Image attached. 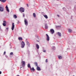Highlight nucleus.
I'll return each instance as SVG.
<instances>
[{
	"label": "nucleus",
	"instance_id": "nucleus-1",
	"mask_svg": "<svg viewBox=\"0 0 76 76\" xmlns=\"http://www.w3.org/2000/svg\"><path fill=\"white\" fill-rule=\"evenodd\" d=\"M24 24L26 26L28 25V21L26 19H24Z\"/></svg>",
	"mask_w": 76,
	"mask_h": 76
},
{
	"label": "nucleus",
	"instance_id": "nucleus-2",
	"mask_svg": "<svg viewBox=\"0 0 76 76\" xmlns=\"http://www.w3.org/2000/svg\"><path fill=\"white\" fill-rule=\"evenodd\" d=\"M20 12L21 13H23L25 11V9L24 8L21 7L20 8Z\"/></svg>",
	"mask_w": 76,
	"mask_h": 76
},
{
	"label": "nucleus",
	"instance_id": "nucleus-3",
	"mask_svg": "<svg viewBox=\"0 0 76 76\" xmlns=\"http://www.w3.org/2000/svg\"><path fill=\"white\" fill-rule=\"evenodd\" d=\"M25 42H23V41H22L21 43V48H24V47H25Z\"/></svg>",
	"mask_w": 76,
	"mask_h": 76
},
{
	"label": "nucleus",
	"instance_id": "nucleus-4",
	"mask_svg": "<svg viewBox=\"0 0 76 76\" xmlns=\"http://www.w3.org/2000/svg\"><path fill=\"white\" fill-rule=\"evenodd\" d=\"M46 39L47 41H48L50 40V37H49V36L48 35V34H46Z\"/></svg>",
	"mask_w": 76,
	"mask_h": 76
},
{
	"label": "nucleus",
	"instance_id": "nucleus-5",
	"mask_svg": "<svg viewBox=\"0 0 76 76\" xmlns=\"http://www.w3.org/2000/svg\"><path fill=\"white\" fill-rule=\"evenodd\" d=\"M50 33L51 34H53L54 33V30L53 29H50Z\"/></svg>",
	"mask_w": 76,
	"mask_h": 76
},
{
	"label": "nucleus",
	"instance_id": "nucleus-6",
	"mask_svg": "<svg viewBox=\"0 0 76 76\" xmlns=\"http://www.w3.org/2000/svg\"><path fill=\"white\" fill-rule=\"evenodd\" d=\"M3 11H4V8L1 7H0V12H3Z\"/></svg>",
	"mask_w": 76,
	"mask_h": 76
},
{
	"label": "nucleus",
	"instance_id": "nucleus-7",
	"mask_svg": "<svg viewBox=\"0 0 76 76\" xmlns=\"http://www.w3.org/2000/svg\"><path fill=\"white\" fill-rule=\"evenodd\" d=\"M21 63L22 64V66L23 67H24V66H25V62L22 61H21Z\"/></svg>",
	"mask_w": 76,
	"mask_h": 76
},
{
	"label": "nucleus",
	"instance_id": "nucleus-8",
	"mask_svg": "<svg viewBox=\"0 0 76 76\" xmlns=\"http://www.w3.org/2000/svg\"><path fill=\"white\" fill-rule=\"evenodd\" d=\"M14 24V23H12V31H13V29H14V28H15V25Z\"/></svg>",
	"mask_w": 76,
	"mask_h": 76
},
{
	"label": "nucleus",
	"instance_id": "nucleus-9",
	"mask_svg": "<svg viewBox=\"0 0 76 76\" xmlns=\"http://www.w3.org/2000/svg\"><path fill=\"white\" fill-rule=\"evenodd\" d=\"M3 25L4 26H5L6 25V21H3Z\"/></svg>",
	"mask_w": 76,
	"mask_h": 76
},
{
	"label": "nucleus",
	"instance_id": "nucleus-10",
	"mask_svg": "<svg viewBox=\"0 0 76 76\" xmlns=\"http://www.w3.org/2000/svg\"><path fill=\"white\" fill-rule=\"evenodd\" d=\"M6 10L7 11V12L9 13L10 12V11H9V8L8 7H7V5H6Z\"/></svg>",
	"mask_w": 76,
	"mask_h": 76
},
{
	"label": "nucleus",
	"instance_id": "nucleus-11",
	"mask_svg": "<svg viewBox=\"0 0 76 76\" xmlns=\"http://www.w3.org/2000/svg\"><path fill=\"white\" fill-rule=\"evenodd\" d=\"M37 70H38V71H40L41 70L40 67L39 66H37Z\"/></svg>",
	"mask_w": 76,
	"mask_h": 76
},
{
	"label": "nucleus",
	"instance_id": "nucleus-12",
	"mask_svg": "<svg viewBox=\"0 0 76 76\" xmlns=\"http://www.w3.org/2000/svg\"><path fill=\"white\" fill-rule=\"evenodd\" d=\"M52 50H55L56 49V48L55 46H53L52 47Z\"/></svg>",
	"mask_w": 76,
	"mask_h": 76
},
{
	"label": "nucleus",
	"instance_id": "nucleus-13",
	"mask_svg": "<svg viewBox=\"0 0 76 76\" xmlns=\"http://www.w3.org/2000/svg\"><path fill=\"white\" fill-rule=\"evenodd\" d=\"M58 35L59 37H61V33L59 32H58Z\"/></svg>",
	"mask_w": 76,
	"mask_h": 76
},
{
	"label": "nucleus",
	"instance_id": "nucleus-14",
	"mask_svg": "<svg viewBox=\"0 0 76 76\" xmlns=\"http://www.w3.org/2000/svg\"><path fill=\"white\" fill-rule=\"evenodd\" d=\"M58 56V58L59 59H62V58H63V57L61 56Z\"/></svg>",
	"mask_w": 76,
	"mask_h": 76
},
{
	"label": "nucleus",
	"instance_id": "nucleus-15",
	"mask_svg": "<svg viewBox=\"0 0 76 76\" xmlns=\"http://www.w3.org/2000/svg\"><path fill=\"white\" fill-rule=\"evenodd\" d=\"M36 47L37 49H39V45H38V44H36Z\"/></svg>",
	"mask_w": 76,
	"mask_h": 76
},
{
	"label": "nucleus",
	"instance_id": "nucleus-16",
	"mask_svg": "<svg viewBox=\"0 0 76 76\" xmlns=\"http://www.w3.org/2000/svg\"><path fill=\"white\" fill-rule=\"evenodd\" d=\"M43 16H44L45 18L46 19H48V16L46 15H43Z\"/></svg>",
	"mask_w": 76,
	"mask_h": 76
},
{
	"label": "nucleus",
	"instance_id": "nucleus-17",
	"mask_svg": "<svg viewBox=\"0 0 76 76\" xmlns=\"http://www.w3.org/2000/svg\"><path fill=\"white\" fill-rule=\"evenodd\" d=\"M34 64H35L36 66H37V67L38 66V63H37V62H34Z\"/></svg>",
	"mask_w": 76,
	"mask_h": 76
},
{
	"label": "nucleus",
	"instance_id": "nucleus-18",
	"mask_svg": "<svg viewBox=\"0 0 76 76\" xmlns=\"http://www.w3.org/2000/svg\"><path fill=\"white\" fill-rule=\"evenodd\" d=\"M13 17L15 19H16V18H17V16L16 15H14Z\"/></svg>",
	"mask_w": 76,
	"mask_h": 76
},
{
	"label": "nucleus",
	"instance_id": "nucleus-19",
	"mask_svg": "<svg viewBox=\"0 0 76 76\" xmlns=\"http://www.w3.org/2000/svg\"><path fill=\"white\" fill-rule=\"evenodd\" d=\"M26 43L27 45H28V46H29L30 44H29V42L27 41L26 42Z\"/></svg>",
	"mask_w": 76,
	"mask_h": 76
},
{
	"label": "nucleus",
	"instance_id": "nucleus-20",
	"mask_svg": "<svg viewBox=\"0 0 76 76\" xmlns=\"http://www.w3.org/2000/svg\"><path fill=\"white\" fill-rule=\"evenodd\" d=\"M45 26L46 29H47V28H48V26H47V24H45Z\"/></svg>",
	"mask_w": 76,
	"mask_h": 76
},
{
	"label": "nucleus",
	"instance_id": "nucleus-21",
	"mask_svg": "<svg viewBox=\"0 0 76 76\" xmlns=\"http://www.w3.org/2000/svg\"><path fill=\"white\" fill-rule=\"evenodd\" d=\"M18 39L19 40H22V39H23L22 37H19L18 38Z\"/></svg>",
	"mask_w": 76,
	"mask_h": 76
},
{
	"label": "nucleus",
	"instance_id": "nucleus-22",
	"mask_svg": "<svg viewBox=\"0 0 76 76\" xmlns=\"http://www.w3.org/2000/svg\"><path fill=\"white\" fill-rule=\"evenodd\" d=\"M68 31H69V32L70 33V32H72V30H71L70 29H69Z\"/></svg>",
	"mask_w": 76,
	"mask_h": 76
},
{
	"label": "nucleus",
	"instance_id": "nucleus-23",
	"mask_svg": "<svg viewBox=\"0 0 76 76\" xmlns=\"http://www.w3.org/2000/svg\"><path fill=\"white\" fill-rule=\"evenodd\" d=\"M6 0H1V1L3 3H4V2H6Z\"/></svg>",
	"mask_w": 76,
	"mask_h": 76
},
{
	"label": "nucleus",
	"instance_id": "nucleus-24",
	"mask_svg": "<svg viewBox=\"0 0 76 76\" xmlns=\"http://www.w3.org/2000/svg\"><path fill=\"white\" fill-rule=\"evenodd\" d=\"M33 16L34 18H35L36 17V15H35V13H33Z\"/></svg>",
	"mask_w": 76,
	"mask_h": 76
},
{
	"label": "nucleus",
	"instance_id": "nucleus-25",
	"mask_svg": "<svg viewBox=\"0 0 76 76\" xmlns=\"http://www.w3.org/2000/svg\"><path fill=\"white\" fill-rule=\"evenodd\" d=\"M27 66L28 67H29V68H31V65L30 64H28L27 65Z\"/></svg>",
	"mask_w": 76,
	"mask_h": 76
},
{
	"label": "nucleus",
	"instance_id": "nucleus-26",
	"mask_svg": "<svg viewBox=\"0 0 76 76\" xmlns=\"http://www.w3.org/2000/svg\"><path fill=\"white\" fill-rule=\"evenodd\" d=\"M61 28V26H57V28L58 29H59V28Z\"/></svg>",
	"mask_w": 76,
	"mask_h": 76
},
{
	"label": "nucleus",
	"instance_id": "nucleus-27",
	"mask_svg": "<svg viewBox=\"0 0 76 76\" xmlns=\"http://www.w3.org/2000/svg\"><path fill=\"white\" fill-rule=\"evenodd\" d=\"M31 70H32L33 71H34V70H35V69H34V67H33L32 68V69H31Z\"/></svg>",
	"mask_w": 76,
	"mask_h": 76
},
{
	"label": "nucleus",
	"instance_id": "nucleus-28",
	"mask_svg": "<svg viewBox=\"0 0 76 76\" xmlns=\"http://www.w3.org/2000/svg\"><path fill=\"white\" fill-rule=\"evenodd\" d=\"M43 51L44 53H46V50H44V49L43 50Z\"/></svg>",
	"mask_w": 76,
	"mask_h": 76
},
{
	"label": "nucleus",
	"instance_id": "nucleus-29",
	"mask_svg": "<svg viewBox=\"0 0 76 76\" xmlns=\"http://www.w3.org/2000/svg\"><path fill=\"white\" fill-rule=\"evenodd\" d=\"M13 52H11L10 53V55H13Z\"/></svg>",
	"mask_w": 76,
	"mask_h": 76
},
{
	"label": "nucleus",
	"instance_id": "nucleus-30",
	"mask_svg": "<svg viewBox=\"0 0 76 76\" xmlns=\"http://www.w3.org/2000/svg\"><path fill=\"white\" fill-rule=\"evenodd\" d=\"M46 63H47L48 62V60L46 59L45 61Z\"/></svg>",
	"mask_w": 76,
	"mask_h": 76
},
{
	"label": "nucleus",
	"instance_id": "nucleus-31",
	"mask_svg": "<svg viewBox=\"0 0 76 76\" xmlns=\"http://www.w3.org/2000/svg\"><path fill=\"white\" fill-rule=\"evenodd\" d=\"M23 17L24 18L25 17V14L24 13H23Z\"/></svg>",
	"mask_w": 76,
	"mask_h": 76
},
{
	"label": "nucleus",
	"instance_id": "nucleus-32",
	"mask_svg": "<svg viewBox=\"0 0 76 76\" xmlns=\"http://www.w3.org/2000/svg\"><path fill=\"white\" fill-rule=\"evenodd\" d=\"M6 29H7V31H9V29H8V28H6Z\"/></svg>",
	"mask_w": 76,
	"mask_h": 76
},
{
	"label": "nucleus",
	"instance_id": "nucleus-33",
	"mask_svg": "<svg viewBox=\"0 0 76 76\" xmlns=\"http://www.w3.org/2000/svg\"><path fill=\"white\" fill-rule=\"evenodd\" d=\"M4 55H5V54H6V51H4Z\"/></svg>",
	"mask_w": 76,
	"mask_h": 76
},
{
	"label": "nucleus",
	"instance_id": "nucleus-34",
	"mask_svg": "<svg viewBox=\"0 0 76 76\" xmlns=\"http://www.w3.org/2000/svg\"><path fill=\"white\" fill-rule=\"evenodd\" d=\"M5 57L6 58H7V57H8V56H7V55L5 56Z\"/></svg>",
	"mask_w": 76,
	"mask_h": 76
},
{
	"label": "nucleus",
	"instance_id": "nucleus-35",
	"mask_svg": "<svg viewBox=\"0 0 76 76\" xmlns=\"http://www.w3.org/2000/svg\"><path fill=\"white\" fill-rule=\"evenodd\" d=\"M1 72L0 71V75H1Z\"/></svg>",
	"mask_w": 76,
	"mask_h": 76
},
{
	"label": "nucleus",
	"instance_id": "nucleus-36",
	"mask_svg": "<svg viewBox=\"0 0 76 76\" xmlns=\"http://www.w3.org/2000/svg\"><path fill=\"white\" fill-rule=\"evenodd\" d=\"M27 7H28V4H27Z\"/></svg>",
	"mask_w": 76,
	"mask_h": 76
},
{
	"label": "nucleus",
	"instance_id": "nucleus-37",
	"mask_svg": "<svg viewBox=\"0 0 76 76\" xmlns=\"http://www.w3.org/2000/svg\"><path fill=\"white\" fill-rule=\"evenodd\" d=\"M57 16H58V17H59V15H58Z\"/></svg>",
	"mask_w": 76,
	"mask_h": 76
},
{
	"label": "nucleus",
	"instance_id": "nucleus-38",
	"mask_svg": "<svg viewBox=\"0 0 76 76\" xmlns=\"http://www.w3.org/2000/svg\"><path fill=\"white\" fill-rule=\"evenodd\" d=\"M1 29V26H0V29Z\"/></svg>",
	"mask_w": 76,
	"mask_h": 76
},
{
	"label": "nucleus",
	"instance_id": "nucleus-39",
	"mask_svg": "<svg viewBox=\"0 0 76 76\" xmlns=\"http://www.w3.org/2000/svg\"><path fill=\"white\" fill-rule=\"evenodd\" d=\"M17 76H20L19 75H17Z\"/></svg>",
	"mask_w": 76,
	"mask_h": 76
},
{
	"label": "nucleus",
	"instance_id": "nucleus-40",
	"mask_svg": "<svg viewBox=\"0 0 76 76\" xmlns=\"http://www.w3.org/2000/svg\"><path fill=\"white\" fill-rule=\"evenodd\" d=\"M0 1H1V0H0Z\"/></svg>",
	"mask_w": 76,
	"mask_h": 76
},
{
	"label": "nucleus",
	"instance_id": "nucleus-41",
	"mask_svg": "<svg viewBox=\"0 0 76 76\" xmlns=\"http://www.w3.org/2000/svg\"><path fill=\"white\" fill-rule=\"evenodd\" d=\"M22 67H21L20 68H22Z\"/></svg>",
	"mask_w": 76,
	"mask_h": 76
},
{
	"label": "nucleus",
	"instance_id": "nucleus-42",
	"mask_svg": "<svg viewBox=\"0 0 76 76\" xmlns=\"http://www.w3.org/2000/svg\"><path fill=\"white\" fill-rule=\"evenodd\" d=\"M19 22V21H18V22Z\"/></svg>",
	"mask_w": 76,
	"mask_h": 76
}]
</instances>
